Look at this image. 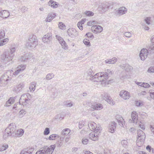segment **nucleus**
I'll list each match as a JSON object with an SVG mask.
<instances>
[{
    "instance_id": "obj_17",
    "label": "nucleus",
    "mask_w": 154,
    "mask_h": 154,
    "mask_svg": "<svg viewBox=\"0 0 154 154\" xmlns=\"http://www.w3.org/2000/svg\"><path fill=\"white\" fill-rule=\"evenodd\" d=\"M120 66L122 69L127 72L131 71L133 69L132 66L129 65L128 64H122Z\"/></svg>"
},
{
    "instance_id": "obj_26",
    "label": "nucleus",
    "mask_w": 154,
    "mask_h": 154,
    "mask_svg": "<svg viewBox=\"0 0 154 154\" xmlns=\"http://www.w3.org/2000/svg\"><path fill=\"white\" fill-rule=\"evenodd\" d=\"M15 101V97H10L8 100L6 102L5 105L6 106H9L10 105L14 103Z\"/></svg>"
},
{
    "instance_id": "obj_15",
    "label": "nucleus",
    "mask_w": 154,
    "mask_h": 154,
    "mask_svg": "<svg viewBox=\"0 0 154 154\" xmlns=\"http://www.w3.org/2000/svg\"><path fill=\"white\" fill-rule=\"evenodd\" d=\"M116 123L114 122H112L109 124V131L112 133H114L116 131Z\"/></svg>"
},
{
    "instance_id": "obj_27",
    "label": "nucleus",
    "mask_w": 154,
    "mask_h": 154,
    "mask_svg": "<svg viewBox=\"0 0 154 154\" xmlns=\"http://www.w3.org/2000/svg\"><path fill=\"white\" fill-rule=\"evenodd\" d=\"M117 58L115 57H113L110 59H107L105 61V62L107 64H114L117 61Z\"/></svg>"
},
{
    "instance_id": "obj_53",
    "label": "nucleus",
    "mask_w": 154,
    "mask_h": 154,
    "mask_svg": "<svg viewBox=\"0 0 154 154\" xmlns=\"http://www.w3.org/2000/svg\"><path fill=\"white\" fill-rule=\"evenodd\" d=\"M121 143L123 146L125 147L127 145L128 143L126 140H123L121 141Z\"/></svg>"
},
{
    "instance_id": "obj_64",
    "label": "nucleus",
    "mask_w": 154,
    "mask_h": 154,
    "mask_svg": "<svg viewBox=\"0 0 154 154\" xmlns=\"http://www.w3.org/2000/svg\"><path fill=\"white\" fill-rule=\"evenodd\" d=\"M150 128L151 129V131L153 132L154 134V125H151L150 126Z\"/></svg>"
},
{
    "instance_id": "obj_10",
    "label": "nucleus",
    "mask_w": 154,
    "mask_h": 154,
    "mask_svg": "<svg viewBox=\"0 0 154 154\" xmlns=\"http://www.w3.org/2000/svg\"><path fill=\"white\" fill-rule=\"evenodd\" d=\"M56 38L59 42V43L61 45L62 48L65 50H67L68 48L66 42L64 41L63 39L60 37L56 35Z\"/></svg>"
},
{
    "instance_id": "obj_12",
    "label": "nucleus",
    "mask_w": 154,
    "mask_h": 154,
    "mask_svg": "<svg viewBox=\"0 0 154 154\" xmlns=\"http://www.w3.org/2000/svg\"><path fill=\"white\" fill-rule=\"evenodd\" d=\"M132 119H130L129 122L130 123L132 122L134 123L137 124V122H138V117L137 114L136 112L134 111L132 112L131 114Z\"/></svg>"
},
{
    "instance_id": "obj_18",
    "label": "nucleus",
    "mask_w": 154,
    "mask_h": 154,
    "mask_svg": "<svg viewBox=\"0 0 154 154\" xmlns=\"http://www.w3.org/2000/svg\"><path fill=\"white\" fill-rule=\"evenodd\" d=\"M34 150V148L29 147L22 151L20 154H32Z\"/></svg>"
},
{
    "instance_id": "obj_45",
    "label": "nucleus",
    "mask_w": 154,
    "mask_h": 154,
    "mask_svg": "<svg viewBox=\"0 0 154 154\" xmlns=\"http://www.w3.org/2000/svg\"><path fill=\"white\" fill-rule=\"evenodd\" d=\"M86 35L87 36L88 38L92 39L94 38V35L91 32L87 33L86 34Z\"/></svg>"
},
{
    "instance_id": "obj_60",
    "label": "nucleus",
    "mask_w": 154,
    "mask_h": 154,
    "mask_svg": "<svg viewBox=\"0 0 154 154\" xmlns=\"http://www.w3.org/2000/svg\"><path fill=\"white\" fill-rule=\"evenodd\" d=\"M77 26L78 27L80 30H82L83 29V26H82V25L81 24V23H78L77 24Z\"/></svg>"
},
{
    "instance_id": "obj_9",
    "label": "nucleus",
    "mask_w": 154,
    "mask_h": 154,
    "mask_svg": "<svg viewBox=\"0 0 154 154\" xmlns=\"http://www.w3.org/2000/svg\"><path fill=\"white\" fill-rule=\"evenodd\" d=\"M68 35L71 38H75L78 35V32L74 29L69 28L67 30Z\"/></svg>"
},
{
    "instance_id": "obj_43",
    "label": "nucleus",
    "mask_w": 154,
    "mask_h": 154,
    "mask_svg": "<svg viewBox=\"0 0 154 154\" xmlns=\"http://www.w3.org/2000/svg\"><path fill=\"white\" fill-rule=\"evenodd\" d=\"M43 37H46V38L48 39V40H51L52 39L51 34L50 33H48L47 34L45 35Z\"/></svg>"
},
{
    "instance_id": "obj_51",
    "label": "nucleus",
    "mask_w": 154,
    "mask_h": 154,
    "mask_svg": "<svg viewBox=\"0 0 154 154\" xmlns=\"http://www.w3.org/2000/svg\"><path fill=\"white\" fill-rule=\"evenodd\" d=\"M147 72H154V66H151L149 67L148 70Z\"/></svg>"
},
{
    "instance_id": "obj_34",
    "label": "nucleus",
    "mask_w": 154,
    "mask_h": 154,
    "mask_svg": "<svg viewBox=\"0 0 154 154\" xmlns=\"http://www.w3.org/2000/svg\"><path fill=\"white\" fill-rule=\"evenodd\" d=\"M70 132V130L68 128H66L64 129L62 132V135H68Z\"/></svg>"
},
{
    "instance_id": "obj_30",
    "label": "nucleus",
    "mask_w": 154,
    "mask_h": 154,
    "mask_svg": "<svg viewBox=\"0 0 154 154\" xmlns=\"http://www.w3.org/2000/svg\"><path fill=\"white\" fill-rule=\"evenodd\" d=\"M144 140H145L141 139L140 137H138L136 141L137 145L138 146H141L143 144Z\"/></svg>"
},
{
    "instance_id": "obj_38",
    "label": "nucleus",
    "mask_w": 154,
    "mask_h": 154,
    "mask_svg": "<svg viewBox=\"0 0 154 154\" xmlns=\"http://www.w3.org/2000/svg\"><path fill=\"white\" fill-rule=\"evenodd\" d=\"M27 54L21 56L19 60L21 62L26 61L27 60Z\"/></svg>"
},
{
    "instance_id": "obj_24",
    "label": "nucleus",
    "mask_w": 154,
    "mask_h": 154,
    "mask_svg": "<svg viewBox=\"0 0 154 154\" xmlns=\"http://www.w3.org/2000/svg\"><path fill=\"white\" fill-rule=\"evenodd\" d=\"M48 5L53 8H56L58 7V3L52 0H50L48 2Z\"/></svg>"
},
{
    "instance_id": "obj_33",
    "label": "nucleus",
    "mask_w": 154,
    "mask_h": 154,
    "mask_svg": "<svg viewBox=\"0 0 154 154\" xmlns=\"http://www.w3.org/2000/svg\"><path fill=\"white\" fill-rule=\"evenodd\" d=\"M116 117L117 121L119 123V124H122V125H123V123L124 119L123 118L119 115L116 116Z\"/></svg>"
},
{
    "instance_id": "obj_4",
    "label": "nucleus",
    "mask_w": 154,
    "mask_h": 154,
    "mask_svg": "<svg viewBox=\"0 0 154 154\" xmlns=\"http://www.w3.org/2000/svg\"><path fill=\"white\" fill-rule=\"evenodd\" d=\"M55 147V145H52L49 147L47 146H44L38 151L36 154H52Z\"/></svg>"
},
{
    "instance_id": "obj_46",
    "label": "nucleus",
    "mask_w": 154,
    "mask_h": 154,
    "mask_svg": "<svg viewBox=\"0 0 154 154\" xmlns=\"http://www.w3.org/2000/svg\"><path fill=\"white\" fill-rule=\"evenodd\" d=\"M50 133V130L49 128H46L45 129L44 132V134L45 135H47Z\"/></svg>"
},
{
    "instance_id": "obj_28",
    "label": "nucleus",
    "mask_w": 154,
    "mask_h": 154,
    "mask_svg": "<svg viewBox=\"0 0 154 154\" xmlns=\"http://www.w3.org/2000/svg\"><path fill=\"white\" fill-rule=\"evenodd\" d=\"M56 15L55 14H49L46 19V21L47 22H50L52 20L54 19Z\"/></svg>"
},
{
    "instance_id": "obj_62",
    "label": "nucleus",
    "mask_w": 154,
    "mask_h": 154,
    "mask_svg": "<svg viewBox=\"0 0 154 154\" xmlns=\"http://www.w3.org/2000/svg\"><path fill=\"white\" fill-rule=\"evenodd\" d=\"M32 57H33V55L32 54H29L28 55L27 54L26 57H27V60L30 59Z\"/></svg>"
},
{
    "instance_id": "obj_44",
    "label": "nucleus",
    "mask_w": 154,
    "mask_h": 154,
    "mask_svg": "<svg viewBox=\"0 0 154 154\" xmlns=\"http://www.w3.org/2000/svg\"><path fill=\"white\" fill-rule=\"evenodd\" d=\"M58 26L59 28L61 29H65L66 26L61 22L59 23Z\"/></svg>"
},
{
    "instance_id": "obj_29",
    "label": "nucleus",
    "mask_w": 154,
    "mask_h": 154,
    "mask_svg": "<svg viewBox=\"0 0 154 154\" xmlns=\"http://www.w3.org/2000/svg\"><path fill=\"white\" fill-rule=\"evenodd\" d=\"M96 124L94 122H89L88 126L90 129L91 131H94L95 129Z\"/></svg>"
},
{
    "instance_id": "obj_63",
    "label": "nucleus",
    "mask_w": 154,
    "mask_h": 154,
    "mask_svg": "<svg viewBox=\"0 0 154 154\" xmlns=\"http://www.w3.org/2000/svg\"><path fill=\"white\" fill-rule=\"evenodd\" d=\"M83 153L85 154H93L92 152L87 151L84 150L83 151Z\"/></svg>"
},
{
    "instance_id": "obj_55",
    "label": "nucleus",
    "mask_w": 154,
    "mask_h": 154,
    "mask_svg": "<svg viewBox=\"0 0 154 154\" xmlns=\"http://www.w3.org/2000/svg\"><path fill=\"white\" fill-rule=\"evenodd\" d=\"M150 86V85L148 84L143 82L142 87L145 88H149Z\"/></svg>"
},
{
    "instance_id": "obj_20",
    "label": "nucleus",
    "mask_w": 154,
    "mask_h": 154,
    "mask_svg": "<svg viewBox=\"0 0 154 154\" xmlns=\"http://www.w3.org/2000/svg\"><path fill=\"white\" fill-rule=\"evenodd\" d=\"M24 87V85L23 83H20L14 87L13 91L16 93H18Z\"/></svg>"
},
{
    "instance_id": "obj_50",
    "label": "nucleus",
    "mask_w": 154,
    "mask_h": 154,
    "mask_svg": "<svg viewBox=\"0 0 154 154\" xmlns=\"http://www.w3.org/2000/svg\"><path fill=\"white\" fill-rule=\"evenodd\" d=\"M150 17H147L145 19V21L147 24L149 25L150 24Z\"/></svg>"
},
{
    "instance_id": "obj_1",
    "label": "nucleus",
    "mask_w": 154,
    "mask_h": 154,
    "mask_svg": "<svg viewBox=\"0 0 154 154\" xmlns=\"http://www.w3.org/2000/svg\"><path fill=\"white\" fill-rule=\"evenodd\" d=\"M112 73L110 69H107L105 72L98 73L93 75L90 78V80L94 81L100 82L107 80L109 77L111 76Z\"/></svg>"
},
{
    "instance_id": "obj_36",
    "label": "nucleus",
    "mask_w": 154,
    "mask_h": 154,
    "mask_svg": "<svg viewBox=\"0 0 154 154\" xmlns=\"http://www.w3.org/2000/svg\"><path fill=\"white\" fill-rule=\"evenodd\" d=\"M36 85V83L35 82H32L31 83L29 87V89L31 91H34L35 89V87Z\"/></svg>"
},
{
    "instance_id": "obj_16",
    "label": "nucleus",
    "mask_w": 154,
    "mask_h": 154,
    "mask_svg": "<svg viewBox=\"0 0 154 154\" xmlns=\"http://www.w3.org/2000/svg\"><path fill=\"white\" fill-rule=\"evenodd\" d=\"M26 68V66L24 65H20L17 68L16 70L13 73L14 75H17L20 72L23 71Z\"/></svg>"
},
{
    "instance_id": "obj_47",
    "label": "nucleus",
    "mask_w": 154,
    "mask_h": 154,
    "mask_svg": "<svg viewBox=\"0 0 154 154\" xmlns=\"http://www.w3.org/2000/svg\"><path fill=\"white\" fill-rule=\"evenodd\" d=\"M150 96L151 98L154 100V90H150L149 91Z\"/></svg>"
},
{
    "instance_id": "obj_37",
    "label": "nucleus",
    "mask_w": 154,
    "mask_h": 154,
    "mask_svg": "<svg viewBox=\"0 0 154 154\" xmlns=\"http://www.w3.org/2000/svg\"><path fill=\"white\" fill-rule=\"evenodd\" d=\"M54 75L53 73H49L47 74L46 76V78L47 80H50L53 78Z\"/></svg>"
},
{
    "instance_id": "obj_25",
    "label": "nucleus",
    "mask_w": 154,
    "mask_h": 154,
    "mask_svg": "<svg viewBox=\"0 0 154 154\" xmlns=\"http://www.w3.org/2000/svg\"><path fill=\"white\" fill-rule=\"evenodd\" d=\"M137 136L138 137H140L141 139H145V135L144 133L143 132V131L139 129L137 131Z\"/></svg>"
},
{
    "instance_id": "obj_41",
    "label": "nucleus",
    "mask_w": 154,
    "mask_h": 154,
    "mask_svg": "<svg viewBox=\"0 0 154 154\" xmlns=\"http://www.w3.org/2000/svg\"><path fill=\"white\" fill-rule=\"evenodd\" d=\"M84 14L89 17L92 16L94 15V13L90 11H86L84 12Z\"/></svg>"
},
{
    "instance_id": "obj_61",
    "label": "nucleus",
    "mask_w": 154,
    "mask_h": 154,
    "mask_svg": "<svg viewBox=\"0 0 154 154\" xmlns=\"http://www.w3.org/2000/svg\"><path fill=\"white\" fill-rule=\"evenodd\" d=\"M151 146L149 145L147 146L146 148V149L150 152H151Z\"/></svg>"
},
{
    "instance_id": "obj_56",
    "label": "nucleus",
    "mask_w": 154,
    "mask_h": 154,
    "mask_svg": "<svg viewBox=\"0 0 154 154\" xmlns=\"http://www.w3.org/2000/svg\"><path fill=\"white\" fill-rule=\"evenodd\" d=\"M27 9L28 8H27L25 7H23L21 8V11L23 13H24L27 11Z\"/></svg>"
},
{
    "instance_id": "obj_3",
    "label": "nucleus",
    "mask_w": 154,
    "mask_h": 154,
    "mask_svg": "<svg viewBox=\"0 0 154 154\" xmlns=\"http://www.w3.org/2000/svg\"><path fill=\"white\" fill-rule=\"evenodd\" d=\"M38 44L36 37L34 35H30L26 45L28 48L32 49L34 48Z\"/></svg>"
},
{
    "instance_id": "obj_14",
    "label": "nucleus",
    "mask_w": 154,
    "mask_h": 154,
    "mask_svg": "<svg viewBox=\"0 0 154 154\" xmlns=\"http://www.w3.org/2000/svg\"><path fill=\"white\" fill-rule=\"evenodd\" d=\"M119 96L123 99H128L130 97L129 92L124 90H122L120 93Z\"/></svg>"
},
{
    "instance_id": "obj_6",
    "label": "nucleus",
    "mask_w": 154,
    "mask_h": 154,
    "mask_svg": "<svg viewBox=\"0 0 154 154\" xmlns=\"http://www.w3.org/2000/svg\"><path fill=\"white\" fill-rule=\"evenodd\" d=\"M95 128V129L94 130V131L96 134L91 133L89 134V136L90 139L93 141H96L98 140V135L99 134V133L100 132L101 130V128L99 126V125L97 126L96 125Z\"/></svg>"
},
{
    "instance_id": "obj_40",
    "label": "nucleus",
    "mask_w": 154,
    "mask_h": 154,
    "mask_svg": "<svg viewBox=\"0 0 154 154\" xmlns=\"http://www.w3.org/2000/svg\"><path fill=\"white\" fill-rule=\"evenodd\" d=\"M24 133V131L21 129L18 130L17 131V136L19 137L23 135Z\"/></svg>"
},
{
    "instance_id": "obj_31",
    "label": "nucleus",
    "mask_w": 154,
    "mask_h": 154,
    "mask_svg": "<svg viewBox=\"0 0 154 154\" xmlns=\"http://www.w3.org/2000/svg\"><path fill=\"white\" fill-rule=\"evenodd\" d=\"M109 8V5L107 3L103 4L101 5V8L103 11H107Z\"/></svg>"
},
{
    "instance_id": "obj_7",
    "label": "nucleus",
    "mask_w": 154,
    "mask_h": 154,
    "mask_svg": "<svg viewBox=\"0 0 154 154\" xmlns=\"http://www.w3.org/2000/svg\"><path fill=\"white\" fill-rule=\"evenodd\" d=\"M16 125L14 123L10 124L8 127L5 129V132L6 133L8 136H11L16 130Z\"/></svg>"
},
{
    "instance_id": "obj_39",
    "label": "nucleus",
    "mask_w": 154,
    "mask_h": 154,
    "mask_svg": "<svg viewBox=\"0 0 154 154\" xmlns=\"http://www.w3.org/2000/svg\"><path fill=\"white\" fill-rule=\"evenodd\" d=\"M8 145L7 144L5 145L0 146V152H2L8 148Z\"/></svg>"
},
{
    "instance_id": "obj_57",
    "label": "nucleus",
    "mask_w": 154,
    "mask_h": 154,
    "mask_svg": "<svg viewBox=\"0 0 154 154\" xmlns=\"http://www.w3.org/2000/svg\"><path fill=\"white\" fill-rule=\"evenodd\" d=\"M140 124H139V126L141 128V129L143 130H144L145 129V127L144 125L141 123V122H140Z\"/></svg>"
},
{
    "instance_id": "obj_58",
    "label": "nucleus",
    "mask_w": 154,
    "mask_h": 154,
    "mask_svg": "<svg viewBox=\"0 0 154 154\" xmlns=\"http://www.w3.org/2000/svg\"><path fill=\"white\" fill-rule=\"evenodd\" d=\"M46 38V37H43V38H42V40L43 42H44V43H48V42H50V40H48V39H47V38Z\"/></svg>"
},
{
    "instance_id": "obj_19",
    "label": "nucleus",
    "mask_w": 154,
    "mask_h": 154,
    "mask_svg": "<svg viewBox=\"0 0 154 154\" xmlns=\"http://www.w3.org/2000/svg\"><path fill=\"white\" fill-rule=\"evenodd\" d=\"M10 15L8 11L6 10H2L0 13V17L6 19Z\"/></svg>"
},
{
    "instance_id": "obj_8",
    "label": "nucleus",
    "mask_w": 154,
    "mask_h": 154,
    "mask_svg": "<svg viewBox=\"0 0 154 154\" xmlns=\"http://www.w3.org/2000/svg\"><path fill=\"white\" fill-rule=\"evenodd\" d=\"M5 36V33L4 30L0 31V46L5 44L8 42L9 39L6 38L3 39Z\"/></svg>"
},
{
    "instance_id": "obj_22",
    "label": "nucleus",
    "mask_w": 154,
    "mask_h": 154,
    "mask_svg": "<svg viewBox=\"0 0 154 154\" xmlns=\"http://www.w3.org/2000/svg\"><path fill=\"white\" fill-rule=\"evenodd\" d=\"M146 50L149 54L154 53V43H151L147 47Z\"/></svg>"
},
{
    "instance_id": "obj_21",
    "label": "nucleus",
    "mask_w": 154,
    "mask_h": 154,
    "mask_svg": "<svg viewBox=\"0 0 154 154\" xmlns=\"http://www.w3.org/2000/svg\"><path fill=\"white\" fill-rule=\"evenodd\" d=\"M91 107L95 110H100L103 108V105L100 103H95L91 105Z\"/></svg>"
},
{
    "instance_id": "obj_54",
    "label": "nucleus",
    "mask_w": 154,
    "mask_h": 154,
    "mask_svg": "<svg viewBox=\"0 0 154 154\" xmlns=\"http://www.w3.org/2000/svg\"><path fill=\"white\" fill-rule=\"evenodd\" d=\"M26 113V111L23 109L21 110L19 112L20 115H22V116L24 115Z\"/></svg>"
},
{
    "instance_id": "obj_35",
    "label": "nucleus",
    "mask_w": 154,
    "mask_h": 154,
    "mask_svg": "<svg viewBox=\"0 0 154 154\" xmlns=\"http://www.w3.org/2000/svg\"><path fill=\"white\" fill-rule=\"evenodd\" d=\"M87 76H89L91 78L93 75L94 73L92 71L91 69H89L86 72Z\"/></svg>"
},
{
    "instance_id": "obj_42",
    "label": "nucleus",
    "mask_w": 154,
    "mask_h": 154,
    "mask_svg": "<svg viewBox=\"0 0 154 154\" xmlns=\"http://www.w3.org/2000/svg\"><path fill=\"white\" fill-rule=\"evenodd\" d=\"M83 42L88 47H90L91 46V44L89 40L85 38L84 39Z\"/></svg>"
},
{
    "instance_id": "obj_32",
    "label": "nucleus",
    "mask_w": 154,
    "mask_h": 154,
    "mask_svg": "<svg viewBox=\"0 0 154 154\" xmlns=\"http://www.w3.org/2000/svg\"><path fill=\"white\" fill-rule=\"evenodd\" d=\"M59 136L57 134H52L50 135L48 138L50 140H55L56 138H58Z\"/></svg>"
},
{
    "instance_id": "obj_13",
    "label": "nucleus",
    "mask_w": 154,
    "mask_h": 154,
    "mask_svg": "<svg viewBox=\"0 0 154 154\" xmlns=\"http://www.w3.org/2000/svg\"><path fill=\"white\" fill-rule=\"evenodd\" d=\"M148 53L146 49H142L140 52L139 56L141 60H144L147 57Z\"/></svg>"
},
{
    "instance_id": "obj_23",
    "label": "nucleus",
    "mask_w": 154,
    "mask_h": 154,
    "mask_svg": "<svg viewBox=\"0 0 154 154\" xmlns=\"http://www.w3.org/2000/svg\"><path fill=\"white\" fill-rule=\"evenodd\" d=\"M127 10V9L125 7H120L118 10L117 13L119 15H121L125 14Z\"/></svg>"
},
{
    "instance_id": "obj_49",
    "label": "nucleus",
    "mask_w": 154,
    "mask_h": 154,
    "mask_svg": "<svg viewBox=\"0 0 154 154\" xmlns=\"http://www.w3.org/2000/svg\"><path fill=\"white\" fill-rule=\"evenodd\" d=\"M102 95L103 99L105 100L108 99L107 98H109V96L107 94H102Z\"/></svg>"
},
{
    "instance_id": "obj_2",
    "label": "nucleus",
    "mask_w": 154,
    "mask_h": 154,
    "mask_svg": "<svg viewBox=\"0 0 154 154\" xmlns=\"http://www.w3.org/2000/svg\"><path fill=\"white\" fill-rule=\"evenodd\" d=\"M31 95L29 93H27L21 96L19 101V104L23 106H28L31 99Z\"/></svg>"
},
{
    "instance_id": "obj_11",
    "label": "nucleus",
    "mask_w": 154,
    "mask_h": 154,
    "mask_svg": "<svg viewBox=\"0 0 154 154\" xmlns=\"http://www.w3.org/2000/svg\"><path fill=\"white\" fill-rule=\"evenodd\" d=\"M91 30L94 33H100L102 31L103 28L100 25H93L91 27Z\"/></svg>"
},
{
    "instance_id": "obj_59",
    "label": "nucleus",
    "mask_w": 154,
    "mask_h": 154,
    "mask_svg": "<svg viewBox=\"0 0 154 154\" xmlns=\"http://www.w3.org/2000/svg\"><path fill=\"white\" fill-rule=\"evenodd\" d=\"M88 140L87 139H83L82 142L83 144H87Z\"/></svg>"
},
{
    "instance_id": "obj_5",
    "label": "nucleus",
    "mask_w": 154,
    "mask_h": 154,
    "mask_svg": "<svg viewBox=\"0 0 154 154\" xmlns=\"http://www.w3.org/2000/svg\"><path fill=\"white\" fill-rule=\"evenodd\" d=\"M16 46L13 45L11 46L10 51L5 54V58L4 60L5 61L8 62L12 61L15 55L16 51Z\"/></svg>"
},
{
    "instance_id": "obj_48",
    "label": "nucleus",
    "mask_w": 154,
    "mask_h": 154,
    "mask_svg": "<svg viewBox=\"0 0 154 154\" xmlns=\"http://www.w3.org/2000/svg\"><path fill=\"white\" fill-rule=\"evenodd\" d=\"M124 34L125 37L128 38H130L131 36V33L129 32H125L124 33Z\"/></svg>"
},
{
    "instance_id": "obj_52",
    "label": "nucleus",
    "mask_w": 154,
    "mask_h": 154,
    "mask_svg": "<svg viewBox=\"0 0 154 154\" xmlns=\"http://www.w3.org/2000/svg\"><path fill=\"white\" fill-rule=\"evenodd\" d=\"M84 125V121L80 122L79 123V127L80 129L82 128Z\"/></svg>"
}]
</instances>
